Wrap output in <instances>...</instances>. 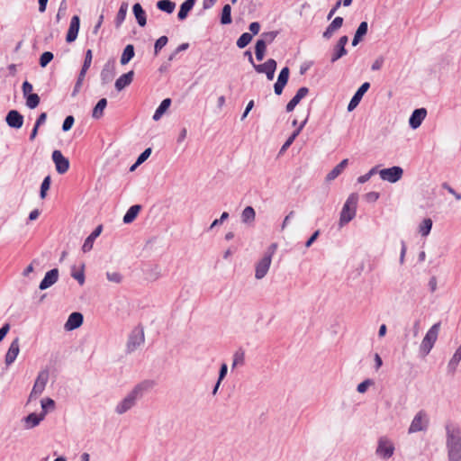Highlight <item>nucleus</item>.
Listing matches in <instances>:
<instances>
[{
    "instance_id": "nucleus-1",
    "label": "nucleus",
    "mask_w": 461,
    "mask_h": 461,
    "mask_svg": "<svg viewBox=\"0 0 461 461\" xmlns=\"http://www.w3.org/2000/svg\"><path fill=\"white\" fill-rule=\"evenodd\" d=\"M151 381H142L136 384L115 406V412L119 415L124 414L132 409L137 402L152 387Z\"/></svg>"
},
{
    "instance_id": "nucleus-2",
    "label": "nucleus",
    "mask_w": 461,
    "mask_h": 461,
    "mask_svg": "<svg viewBox=\"0 0 461 461\" xmlns=\"http://www.w3.org/2000/svg\"><path fill=\"white\" fill-rule=\"evenodd\" d=\"M447 448L449 461L461 460V430L459 429H447Z\"/></svg>"
},
{
    "instance_id": "nucleus-3",
    "label": "nucleus",
    "mask_w": 461,
    "mask_h": 461,
    "mask_svg": "<svg viewBox=\"0 0 461 461\" xmlns=\"http://www.w3.org/2000/svg\"><path fill=\"white\" fill-rule=\"evenodd\" d=\"M357 201L358 195L357 194L353 193L349 194L340 212L339 222V227L345 226L355 218L357 212Z\"/></svg>"
},
{
    "instance_id": "nucleus-4",
    "label": "nucleus",
    "mask_w": 461,
    "mask_h": 461,
    "mask_svg": "<svg viewBox=\"0 0 461 461\" xmlns=\"http://www.w3.org/2000/svg\"><path fill=\"white\" fill-rule=\"evenodd\" d=\"M395 451L393 441L387 436H381L377 439L375 456L382 460L390 459Z\"/></svg>"
},
{
    "instance_id": "nucleus-5",
    "label": "nucleus",
    "mask_w": 461,
    "mask_h": 461,
    "mask_svg": "<svg viewBox=\"0 0 461 461\" xmlns=\"http://www.w3.org/2000/svg\"><path fill=\"white\" fill-rule=\"evenodd\" d=\"M439 327L440 324L438 322L435 323L430 327L423 338L420 346V352L423 357L427 356L434 347L438 339Z\"/></svg>"
},
{
    "instance_id": "nucleus-6",
    "label": "nucleus",
    "mask_w": 461,
    "mask_h": 461,
    "mask_svg": "<svg viewBox=\"0 0 461 461\" xmlns=\"http://www.w3.org/2000/svg\"><path fill=\"white\" fill-rule=\"evenodd\" d=\"M429 424V418L423 410L419 411L413 417L408 433L412 434L420 431H426Z\"/></svg>"
},
{
    "instance_id": "nucleus-7",
    "label": "nucleus",
    "mask_w": 461,
    "mask_h": 461,
    "mask_svg": "<svg viewBox=\"0 0 461 461\" xmlns=\"http://www.w3.org/2000/svg\"><path fill=\"white\" fill-rule=\"evenodd\" d=\"M403 175V169L399 166L379 170L380 178L389 183H396Z\"/></svg>"
},
{
    "instance_id": "nucleus-8",
    "label": "nucleus",
    "mask_w": 461,
    "mask_h": 461,
    "mask_svg": "<svg viewBox=\"0 0 461 461\" xmlns=\"http://www.w3.org/2000/svg\"><path fill=\"white\" fill-rule=\"evenodd\" d=\"M144 331L142 329H134L129 336L127 341V352L135 351L144 343Z\"/></svg>"
},
{
    "instance_id": "nucleus-9",
    "label": "nucleus",
    "mask_w": 461,
    "mask_h": 461,
    "mask_svg": "<svg viewBox=\"0 0 461 461\" xmlns=\"http://www.w3.org/2000/svg\"><path fill=\"white\" fill-rule=\"evenodd\" d=\"M253 67L258 73H264L268 80H273L276 69V61L273 59H269L263 64H253Z\"/></svg>"
},
{
    "instance_id": "nucleus-10",
    "label": "nucleus",
    "mask_w": 461,
    "mask_h": 461,
    "mask_svg": "<svg viewBox=\"0 0 461 461\" xmlns=\"http://www.w3.org/2000/svg\"><path fill=\"white\" fill-rule=\"evenodd\" d=\"M52 160L59 174H65L69 168L68 159L63 156L60 150L52 152Z\"/></svg>"
},
{
    "instance_id": "nucleus-11",
    "label": "nucleus",
    "mask_w": 461,
    "mask_h": 461,
    "mask_svg": "<svg viewBox=\"0 0 461 461\" xmlns=\"http://www.w3.org/2000/svg\"><path fill=\"white\" fill-rule=\"evenodd\" d=\"M48 380H49L48 371L43 370V371L40 372L35 380V383L33 384L30 397L32 398L33 395L41 394L44 391Z\"/></svg>"
},
{
    "instance_id": "nucleus-12",
    "label": "nucleus",
    "mask_w": 461,
    "mask_h": 461,
    "mask_svg": "<svg viewBox=\"0 0 461 461\" xmlns=\"http://www.w3.org/2000/svg\"><path fill=\"white\" fill-rule=\"evenodd\" d=\"M272 259L270 255H264L263 258L257 263L255 269V277L258 280L262 279L267 274Z\"/></svg>"
},
{
    "instance_id": "nucleus-13",
    "label": "nucleus",
    "mask_w": 461,
    "mask_h": 461,
    "mask_svg": "<svg viewBox=\"0 0 461 461\" xmlns=\"http://www.w3.org/2000/svg\"><path fill=\"white\" fill-rule=\"evenodd\" d=\"M58 279L59 270L57 268H53L45 274V276L40 283L39 288L41 290H46L51 285H53L55 283H57Z\"/></svg>"
},
{
    "instance_id": "nucleus-14",
    "label": "nucleus",
    "mask_w": 461,
    "mask_h": 461,
    "mask_svg": "<svg viewBox=\"0 0 461 461\" xmlns=\"http://www.w3.org/2000/svg\"><path fill=\"white\" fill-rule=\"evenodd\" d=\"M80 26V19L77 15H74L71 18L69 28L66 36V41L71 43L76 41Z\"/></svg>"
},
{
    "instance_id": "nucleus-15",
    "label": "nucleus",
    "mask_w": 461,
    "mask_h": 461,
    "mask_svg": "<svg viewBox=\"0 0 461 461\" xmlns=\"http://www.w3.org/2000/svg\"><path fill=\"white\" fill-rule=\"evenodd\" d=\"M83 320H84V318H83L82 313L72 312L68 316V318L64 325V329L68 331L74 330L82 325Z\"/></svg>"
},
{
    "instance_id": "nucleus-16",
    "label": "nucleus",
    "mask_w": 461,
    "mask_h": 461,
    "mask_svg": "<svg viewBox=\"0 0 461 461\" xmlns=\"http://www.w3.org/2000/svg\"><path fill=\"white\" fill-rule=\"evenodd\" d=\"M19 352H20L19 339L16 338L15 339H14L12 341V343L10 344V347L6 352L5 358L6 366H10L15 361Z\"/></svg>"
},
{
    "instance_id": "nucleus-17",
    "label": "nucleus",
    "mask_w": 461,
    "mask_h": 461,
    "mask_svg": "<svg viewBox=\"0 0 461 461\" xmlns=\"http://www.w3.org/2000/svg\"><path fill=\"white\" fill-rule=\"evenodd\" d=\"M45 419L44 414L41 413H30L24 417L23 421L24 423V429H31L37 427Z\"/></svg>"
},
{
    "instance_id": "nucleus-18",
    "label": "nucleus",
    "mask_w": 461,
    "mask_h": 461,
    "mask_svg": "<svg viewBox=\"0 0 461 461\" xmlns=\"http://www.w3.org/2000/svg\"><path fill=\"white\" fill-rule=\"evenodd\" d=\"M370 84L366 82L364 83L356 92L352 99L350 100L348 110V112H351L357 105L359 104L360 100L362 99L364 94L369 89Z\"/></svg>"
},
{
    "instance_id": "nucleus-19",
    "label": "nucleus",
    "mask_w": 461,
    "mask_h": 461,
    "mask_svg": "<svg viewBox=\"0 0 461 461\" xmlns=\"http://www.w3.org/2000/svg\"><path fill=\"white\" fill-rule=\"evenodd\" d=\"M309 93V89L305 86H303L298 89L295 95L290 100V102L286 105V112L291 113L294 107L300 103V101L307 95Z\"/></svg>"
},
{
    "instance_id": "nucleus-20",
    "label": "nucleus",
    "mask_w": 461,
    "mask_h": 461,
    "mask_svg": "<svg viewBox=\"0 0 461 461\" xmlns=\"http://www.w3.org/2000/svg\"><path fill=\"white\" fill-rule=\"evenodd\" d=\"M102 230V225L97 226L95 230L85 240L82 246L83 252H88L93 249L95 240L101 234Z\"/></svg>"
},
{
    "instance_id": "nucleus-21",
    "label": "nucleus",
    "mask_w": 461,
    "mask_h": 461,
    "mask_svg": "<svg viewBox=\"0 0 461 461\" xmlns=\"http://www.w3.org/2000/svg\"><path fill=\"white\" fill-rule=\"evenodd\" d=\"M134 72L132 70L122 75L114 84L116 90L122 91L128 86L133 80Z\"/></svg>"
},
{
    "instance_id": "nucleus-22",
    "label": "nucleus",
    "mask_w": 461,
    "mask_h": 461,
    "mask_svg": "<svg viewBox=\"0 0 461 461\" xmlns=\"http://www.w3.org/2000/svg\"><path fill=\"white\" fill-rule=\"evenodd\" d=\"M307 118L303 119L300 123L299 126L296 127V129L294 131V132L291 134V136L286 140V141L283 144L279 154H283L294 142L297 135L300 133L303 127L306 124Z\"/></svg>"
},
{
    "instance_id": "nucleus-23",
    "label": "nucleus",
    "mask_w": 461,
    "mask_h": 461,
    "mask_svg": "<svg viewBox=\"0 0 461 461\" xmlns=\"http://www.w3.org/2000/svg\"><path fill=\"white\" fill-rule=\"evenodd\" d=\"M460 361H461V345L456 348L454 355L448 361L447 372L452 375L455 374Z\"/></svg>"
},
{
    "instance_id": "nucleus-24",
    "label": "nucleus",
    "mask_w": 461,
    "mask_h": 461,
    "mask_svg": "<svg viewBox=\"0 0 461 461\" xmlns=\"http://www.w3.org/2000/svg\"><path fill=\"white\" fill-rule=\"evenodd\" d=\"M343 24V18L342 17H336L331 23L327 27L326 31L323 32V37L326 39H330L335 31L339 29Z\"/></svg>"
},
{
    "instance_id": "nucleus-25",
    "label": "nucleus",
    "mask_w": 461,
    "mask_h": 461,
    "mask_svg": "<svg viewBox=\"0 0 461 461\" xmlns=\"http://www.w3.org/2000/svg\"><path fill=\"white\" fill-rule=\"evenodd\" d=\"M432 225V220L430 218H425L420 222L418 226V232L421 235V237L426 238L429 235Z\"/></svg>"
},
{
    "instance_id": "nucleus-26",
    "label": "nucleus",
    "mask_w": 461,
    "mask_h": 461,
    "mask_svg": "<svg viewBox=\"0 0 461 461\" xmlns=\"http://www.w3.org/2000/svg\"><path fill=\"white\" fill-rule=\"evenodd\" d=\"M348 164V159H343L339 164H338L326 176L327 181H332L337 178L341 172L345 169V167Z\"/></svg>"
},
{
    "instance_id": "nucleus-27",
    "label": "nucleus",
    "mask_w": 461,
    "mask_h": 461,
    "mask_svg": "<svg viewBox=\"0 0 461 461\" xmlns=\"http://www.w3.org/2000/svg\"><path fill=\"white\" fill-rule=\"evenodd\" d=\"M132 10L139 25L141 27L145 26L147 23L146 14L142 9L141 5L139 3H137L133 5Z\"/></svg>"
},
{
    "instance_id": "nucleus-28",
    "label": "nucleus",
    "mask_w": 461,
    "mask_h": 461,
    "mask_svg": "<svg viewBox=\"0 0 461 461\" xmlns=\"http://www.w3.org/2000/svg\"><path fill=\"white\" fill-rule=\"evenodd\" d=\"M368 29V25L366 22H362L358 28L357 29V32L355 33V36L352 41V45L357 46L360 41H362V38L366 34Z\"/></svg>"
},
{
    "instance_id": "nucleus-29",
    "label": "nucleus",
    "mask_w": 461,
    "mask_h": 461,
    "mask_svg": "<svg viewBox=\"0 0 461 461\" xmlns=\"http://www.w3.org/2000/svg\"><path fill=\"white\" fill-rule=\"evenodd\" d=\"M195 0H185L180 6V10L178 12V19L184 20L187 17L188 13L194 7Z\"/></svg>"
},
{
    "instance_id": "nucleus-30",
    "label": "nucleus",
    "mask_w": 461,
    "mask_h": 461,
    "mask_svg": "<svg viewBox=\"0 0 461 461\" xmlns=\"http://www.w3.org/2000/svg\"><path fill=\"white\" fill-rule=\"evenodd\" d=\"M140 205L138 204L131 206L123 216V222L126 224L132 222L140 211Z\"/></svg>"
},
{
    "instance_id": "nucleus-31",
    "label": "nucleus",
    "mask_w": 461,
    "mask_h": 461,
    "mask_svg": "<svg viewBox=\"0 0 461 461\" xmlns=\"http://www.w3.org/2000/svg\"><path fill=\"white\" fill-rule=\"evenodd\" d=\"M255 218L256 212L253 207L251 206H247L241 212V221L243 223H252L255 221Z\"/></svg>"
},
{
    "instance_id": "nucleus-32",
    "label": "nucleus",
    "mask_w": 461,
    "mask_h": 461,
    "mask_svg": "<svg viewBox=\"0 0 461 461\" xmlns=\"http://www.w3.org/2000/svg\"><path fill=\"white\" fill-rule=\"evenodd\" d=\"M245 363V352L242 349L236 350L233 354L231 369L242 366Z\"/></svg>"
},
{
    "instance_id": "nucleus-33",
    "label": "nucleus",
    "mask_w": 461,
    "mask_h": 461,
    "mask_svg": "<svg viewBox=\"0 0 461 461\" xmlns=\"http://www.w3.org/2000/svg\"><path fill=\"white\" fill-rule=\"evenodd\" d=\"M134 57V47L131 44L127 45L121 56V64L126 65Z\"/></svg>"
},
{
    "instance_id": "nucleus-34",
    "label": "nucleus",
    "mask_w": 461,
    "mask_h": 461,
    "mask_svg": "<svg viewBox=\"0 0 461 461\" xmlns=\"http://www.w3.org/2000/svg\"><path fill=\"white\" fill-rule=\"evenodd\" d=\"M157 7L163 12L171 14L176 7V4L170 0H159L157 3Z\"/></svg>"
},
{
    "instance_id": "nucleus-35",
    "label": "nucleus",
    "mask_w": 461,
    "mask_h": 461,
    "mask_svg": "<svg viewBox=\"0 0 461 461\" xmlns=\"http://www.w3.org/2000/svg\"><path fill=\"white\" fill-rule=\"evenodd\" d=\"M41 414H44V417L46 414L50 411L54 410L55 408V402L50 398H44L41 401Z\"/></svg>"
},
{
    "instance_id": "nucleus-36",
    "label": "nucleus",
    "mask_w": 461,
    "mask_h": 461,
    "mask_svg": "<svg viewBox=\"0 0 461 461\" xmlns=\"http://www.w3.org/2000/svg\"><path fill=\"white\" fill-rule=\"evenodd\" d=\"M231 7L230 5H225L221 11V23L222 24H230L231 23Z\"/></svg>"
},
{
    "instance_id": "nucleus-37",
    "label": "nucleus",
    "mask_w": 461,
    "mask_h": 461,
    "mask_svg": "<svg viewBox=\"0 0 461 461\" xmlns=\"http://www.w3.org/2000/svg\"><path fill=\"white\" fill-rule=\"evenodd\" d=\"M265 51H266V47H265L264 42L261 41H257L256 46H255V54H256V59L258 61H261L264 59Z\"/></svg>"
},
{
    "instance_id": "nucleus-38",
    "label": "nucleus",
    "mask_w": 461,
    "mask_h": 461,
    "mask_svg": "<svg viewBox=\"0 0 461 461\" xmlns=\"http://www.w3.org/2000/svg\"><path fill=\"white\" fill-rule=\"evenodd\" d=\"M252 40V35L249 32H244L237 41V46L240 49L245 48Z\"/></svg>"
},
{
    "instance_id": "nucleus-39",
    "label": "nucleus",
    "mask_w": 461,
    "mask_h": 461,
    "mask_svg": "<svg viewBox=\"0 0 461 461\" xmlns=\"http://www.w3.org/2000/svg\"><path fill=\"white\" fill-rule=\"evenodd\" d=\"M128 5L122 3L116 15V23L120 25L125 19L127 14Z\"/></svg>"
},
{
    "instance_id": "nucleus-40",
    "label": "nucleus",
    "mask_w": 461,
    "mask_h": 461,
    "mask_svg": "<svg viewBox=\"0 0 461 461\" xmlns=\"http://www.w3.org/2000/svg\"><path fill=\"white\" fill-rule=\"evenodd\" d=\"M23 117H5L7 124L15 129H19L22 127L23 123Z\"/></svg>"
},
{
    "instance_id": "nucleus-41",
    "label": "nucleus",
    "mask_w": 461,
    "mask_h": 461,
    "mask_svg": "<svg viewBox=\"0 0 461 461\" xmlns=\"http://www.w3.org/2000/svg\"><path fill=\"white\" fill-rule=\"evenodd\" d=\"M40 103V97L37 94H30L26 95V105L29 108H35Z\"/></svg>"
},
{
    "instance_id": "nucleus-42",
    "label": "nucleus",
    "mask_w": 461,
    "mask_h": 461,
    "mask_svg": "<svg viewBox=\"0 0 461 461\" xmlns=\"http://www.w3.org/2000/svg\"><path fill=\"white\" fill-rule=\"evenodd\" d=\"M276 35H277L276 32H264L261 34V39H259L258 41H263L265 44V47L267 48V44H270L271 42H273L274 40L276 39Z\"/></svg>"
},
{
    "instance_id": "nucleus-43",
    "label": "nucleus",
    "mask_w": 461,
    "mask_h": 461,
    "mask_svg": "<svg viewBox=\"0 0 461 461\" xmlns=\"http://www.w3.org/2000/svg\"><path fill=\"white\" fill-rule=\"evenodd\" d=\"M171 104V99L170 98H166L164 99L160 105L158 106V108L156 110L154 115H163L167 110L169 108Z\"/></svg>"
},
{
    "instance_id": "nucleus-44",
    "label": "nucleus",
    "mask_w": 461,
    "mask_h": 461,
    "mask_svg": "<svg viewBox=\"0 0 461 461\" xmlns=\"http://www.w3.org/2000/svg\"><path fill=\"white\" fill-rule=\"evenodd\" d=\"M71 276L80 285H83L85 284L84 266H82L81 269L78 271H75V267H73Z\"/></svg>"
},
{
    "instance_id": "nucleus-45",
    "label": "nucleus",
    "mask_w": 461,
    "mask_h": 461,
    "mask_svg": "<svg viewBox=\"0 0 461 461\" xmlns=\"http://www.w3.org/2000/svg\"><path fill=\"white\" fill-rule=\"evenodd\" d=\"M346 54H347V50L345 48H340L339 46L336 45L335 49H334V52L331 56L330 61L332 63H334L335 61H337L339 59H340L341 57H343Z\"/></svg>"
},
{
    "instance_id": "nucleus-46",
    "label": "nucleus",
    "mask_w": 461,
    "mask_h": 461,
    "mask_svg": "<svg viewBox=\"0 0 461 461\" xmlns=\"http://www.w3.org/2000/svg\"><path fill=\"white\" fill-rule=\"evenodd\" d=\"M106 278L114 284H121L122 281V276L119 272H106Z\"/></svg>"
},
{
    "instance_id": "nucleus-47",
    "label": "nucleus",
    "mask_w": 461,
    "mask_h": 461,
    "mask_svg": "<svg viewBox=\"0 0 461 461\" xmlns=\"http://www.w3.org/2000/svg\"><path fill=\"white\" fill-rule=\"evenodd\" d=\"M50 176H47L43 179L41 185V193H40L41 198L43 199L46 197V194H47V191L50 189Z\"/></svg>"
},
{
    "instance_id": "nucleus-48",
    "label": "nucleus",
    "mask_w": 461,
    "mask_h": 461,
    "mask_svg": "<svg viewBox=\"0 0 461 461\" xmlns=\"http://www.w3.org/2000/svg\"><path fill=\"white\" fill-rule=\"evenodd\" d=\"M53 59V54L50 51H45L40 58V65L45 68Z\"/></svg>"
},
{
    "instance_id": "nucleus-49",
    "label": "nucleus",
    "mask_w": 461,
    "mask_h": 461,
    "mask_svg": "<svg viewBox=\"0 0 461 461\" xmlns=\"http://www.w3.org/2000/svg\"><path fill=\"white\" fill-rule=\"evenodd\" d=\"M106 104H107V101L105 98L100 99L93 110V115H97L98 113H102L104 109L106 107Z\"/></svg>"
},
{
    "instance_id": "nucleus-50",
    "label": "nucleus",
    "mask_w": 461,
    "mask_h": 461,
    "mask_svg": "<svg viewBox=\"0 0 461 461\" xmlns=\"http://www.w3.org/2000/svg\"><path fill=\"white\" fill-rule=\"evenodd\" d=\"M168 40H167V36H161L160 38H158L156 42H155V46H154V50H155V54H158V51L164 47L166 46V44L167 43Z\"/></svg>"
},
{
    "instance_id": "nucleus-51",
    "label": "nucleus",
    "mask_w": 461,
    "mask_h": 461,
    "mask_svg": "<svg viewBox=\"0 0 461 461\" xmlns=\"http://www.w3.org/2000/svg\"><path fill=\"white\" fill-rule=\"evenodd\" d=\"M289 73H290V70L287 67L284 68L280 73H279V76H278V78H277V81L280 82V83H284L286 85L287 81H288V78H289Z\"/></svg>"
},
{
    "instance_id": "nucleus-52",
    "label": "nucleus",
    "mask_w": 461,
    "mask_h": 461,
    "mask_svg": "<svg viewBox=\"0 0 461 461\" xmlns=\"http://www.w3.org/2000/svg\"><path fill=\"white\" fill-rule=\"evenodd\" d=\"M424 117H410L409 125L411 129L415 130L419 128L423 121Z\"/></svg>"
},
{
    "instance_id": "nucleus-53",
    "label": "nucleus",
    "mask_w": 461,
    "mask_h": 461,
    "mask_svg": "<svg viewBox=\"0 0 461 461\" xmlns=\"http://www.w3.org/2000/svg\"><path fill=\"white\" fill-rule=\"evenodd\" d=\"M371 384H373V381L370 379H366L357 385V390L358 393H364L366 392V390Z\"/></svg>"
},
{
    "instance_id": "nucleus-54",
    "label": "nucleus",
    "mask_w": 461,
    "mask_h": 461,
    "mask_svg": "<svg viewBox=\"0 0 461 461\" xmlns=\"http://www.w3.org/2000/svg\"><path fill=\"white\" fill-rule=\"evenodd\" d=\"M228 218H229V213H228L227 212H222V213H221V217H220L219 219H216V220H214V221L212 222V224H211V226H210L209 230H212V229H213V228H215L216 226H218V225L221 224V223H222L224 221H226Z\"/></svg>"
},
{
    "instance_id": "nucleus-55",
    "label": "nucleus",
    "mask_w": 461,
    "mask_h": 461,
    "mask_svg": "<svg viewBox=\"0 0 461 461\" xmlns=\"http://www.w3.org/2000/svg\"><path fill=\"white\" fill-rule=\"evenodd\" d=\"M151 153V149L149 148V149H146L140 156L139 158H137V161H136V165H140L141 163H143L150 155Z\"/></svg>"
},
{
    "instance_id": "nucleus-56",
    "label": "nucleus",
    "mask_w": 461,
    "mask_h": 461,
    "mask_svg": "<svg viewBox=\"0 0 461 461\" xmlns=\"http://www.w3.org/2000/svg\"><path fill=\"white\" fill-rule=\"evenodd\" d=\"M92 58H93L92 50H87L86 52V57H85V60H84V64H83L82 68H85V69H88L92 63Z\"/></svg>"
},
{
    "instance_id": "nucleus-57",
    "label": "nucleus",
    "mask_w": 461,
    "mask_h": 461,
    "mask_svg": "<svg viewBox=\"0 0 461 461\" xmlns=\"http://www.w3.org/2000/svg\"><path fill=\"white\" fill-rule=\"evenodd\" d=\"M379 196H380L379 193L373 191V192H369V193L366 194L365 199L368 203H375L378 200Z\"/></svg>"
},
{
    "instance_id": "nucleus-58",
    "label": "nucleus",
    "mask_w": 461,
    "mask_h": 461,
    "mask_svg": "<svg viewBox=\"0 0 461 461\" xmlns=\"http://www.w3.org/2000/svg\"><path fill=\"white\" fill-rule=\"evenodd\" d=\"M86 71H87V69H85V68H81L79 76H78V78H77V81L76 86H75V90H77L81 86L82 82H83V80L85 78Z\"/></svg>"
},
{
    "instance_id": "nucleus-59",
    "label": "nucleus",
    "mask_w": 461,
    "mask_h": 461,
    "mask_svg": "<svg viewBox=\"0 0 461 461\" xmlns=\"http://www.w3.org/2000/svg\"><path fill=\"white\" fill-rule=\"evenodd\" d=\"M73 124H74V117H66V119L63 122V125H62L63 131H67L70 130L71 127L73 126Z\"/></svg>"
},
{
    "instance_id": "nucleus-60",
    "label": "nucleus",
    "mask_w": 461,
    "mask_h": 461,
    "mask_svg": "<svg viewBox=\"0 0 461 461\" xmlns=\"http://www.w3.org/2000/svg\"><path fill=\"white\" fill-rule=\"evenodd\" d=\"M443 187H444L445 189H447V192H448L449 194H451L452 195H454V197H455L457 201L461 200V194H460V193H457V192H456L454 188H452L450 185H448L447 184H444V185H443Z\"/></svg>"
},
{
    "instance_id": "nucleus-61",
    "label": "nucleus",
    "mask_w": 461,
    "mask_h": 461,
    "mask_svg": "<svg viewBox=\"0 0 461 461\" xmlns=\"http://www.w3.org/2000/svg\"><path fill=\"white\" fill-rule=\"evenodd\" d=\"M383 64H384V58L380 57L373 62L371 68L374 71L379 70L383 67Z\"/></svg>"
},
{
    "instance_id": "nucleus-62",
    "label": "nucleus",
    "mask_w": 461,
    "mask_h": 461,
    "mask_svg": "<svg viewBox=\"0 0 461 461\" xmlns=\"http://www.w3.org/2000/svg\"><path fill=\"white\" fill-rule=\"evenodd\" d=\"M32 85L30 84L29 82L25 81L23 84V95L26 96L30 94H32Z\"/></svg>"
},
{
    "instance_id": "nucleus-63",
    "label": "nucleus",
    "mask_w": 461,
    "mask_h": 461,
    "mask_svg": "<svg viewBox=\"0 0 461 461\" xmlns=\"http://www.w3.org/2000/svg\"><path fill=\"white\" fill-rule=\"evenodd\" d=\"M260 24L258 22H253L249 24V31L252 34L256 35L259 32Z\"/></svg>"
},
{
    "instance_id": "nucleus-64",
    "label": "nucleus",
    "mask_w": 461,
    "mask_h": 461,
    "mask_svg": "<svg viewBox=\"0 0 461 461\" xmlns=\"http://www.w3.org/2000/svg\"><path fill=\"white\" fill-rule=\"evenodd\" d=\"M227 372H228L227 365L226 364H221V368H220V372H219V378H218V380L221 381L225 377Z\"/></svg>"
}]
</instances>
